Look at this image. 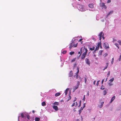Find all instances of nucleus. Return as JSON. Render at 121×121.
I'll return each mask as SVG.
<instances>
[{
  "label": "nucleus",
  "mask_w": 121,
  "mask_h": 121,
  "mask_svg": "<svg viewBox=\"0 0 121 121\" xmlns=\"http://www.w3.org/2000/svg\"><path fill=\"white\" fill-rule=\"evenodd\" d=\"M87 51L88 50L87 48H85V47H84V48L83 50V53L82 54L81 56V60H84V59L86 57V55Z\"/></svg>",
  "instance_id": "nucleus-1"
},
{
  "label": "nucleus",
  "mask_w": 121,
  "mask_h": 121,
  "mask_svg": "<svg viewBox=\"0 0 121 121\" xmlns=\"http://www.w3.org/2000/svg\"><path fill=\"white\" fill-rule=\"evenodd\" d=\"M104 34L102 32H101L98 35L99 37V40L101 41L102 37L103 39H104Z\"/></svg>",
  "instance_id": "nucleus-2"
},
{
  "label": "nucleus",
  "mask_w": 121,
  "mask_h": 121,
  "mask_svg": "<svg viewBox=\"0 0 121 121\" xmlns=\"http://www.w3.org/2000/svg\"><path fill=\"white\" fill-rule=\"evenodd\" d=\"M85 61L86 62V63L89 66H90L91 62L90 61L89 59L87 58H86L85 60Z\"/></svg>",
  "instance_id": "nucleus-3"
},
{
  "label": "nucleus",
  "mask_w": 121,
  "mask_h": 121,
  "mask_svg": "<svg viewBox=\"0 0 121 121\" xmlns=\"http://www.w3.org/2000/svg\"><path fill=\"white\" fill-rule=\"evenodd\" d=\"M104 47L106 49L109 48L108 44L107 43H104L103 44Z\"/></svg>",
  "instance_id": "nucleus-4"
},
{
  "label": "nucleus",
  "mask_w": 121,
  "mask_h": 121,
  "mask_svg": "<svg viewBox=\"0 0 121 121\" xmlns=\"http://www.w3.org/2000/svg\"><path fill=\"white\" fill-rule=\"evenodd\" d=\"M52 107L56 111H58L59 110L58 108L56 106H53Z\"/></svg>",
  "instance_id": "nucleus-5"
},
{
  "label": "nucleus",
  "mask_w": 121,
  "mask_h": 121,
  "mask_svg": "<svg viewBox=\"0 0 121 121\" xmlns=\"http://www.w3.org/2000/svg\"><path fill=\"white\" fill-rule=\"evenodd\" d=\"M88 6L90 8H93L94 7L93 4H89Z\"/></svg>",
  "instance_id": "nucleus-6"
},
{
  "label": "nucleus",
  "mask_w": 121,
  "mask_h": 121,
  "mask_svg": "<svg viewBox=\"0 0 121 121\" xmlns=\"http://www.w3.org/2000/svg\"><path fill=\"white\" fill-rule=\"evenodd\" d=\"M26 115V116L27 118L29 120L30 118V116H29V114H28L27 113L25 114Z\"/></svg>",
  "instance_id": "nucleus-7"
},
{
  "label": "nucleus",
  "mask_w": 121,
  "mask_h": 121,
  "mask_svg": "<svg viewBox=\"0 0 121 121\" xmlns=\"http://www.w3.org/2000/svg\"><path fill=\"white\" fill-rule=\"evenodd\" d=\"M115 96H113L111 98V101L110 103H112V102L115 99Z\"/></svg>",
  "instance_id": "nucleus-8"
},
{
  "label": "nucleus",
  "mask_w": 121,
  "mask_h": 121,
  "mask_svg": "<svg viewBox=\"0 0 121 121\" xmlns=\"http://www.w3.org/2000/svg\"><path fill=\"white\" fill-rule=\"evenodd\" d=\"M73 75V73L72 72V71H71L70 73H69V76L70 77H72Z\"/></svg>",
  "instance_id": "nucleus-9"
},
{
  "label": "nucleus",
  "mask_w": 121,
  "mask_h": 121,
  "mask_svg": "<svg viewBox=\"0 0 121 121\" xmlns=\"http://www.w3.org/2000/svg\"><path fill=\"white\" fill-rule=\"evenodd\" d=\"M69 90V88H67L65 91V95H66L67 94L68 91Z\"/></svg>",
  "instance_id": "nucleus-10"
},
{
  "label": "nucleus",
  "mask_w": 121,
  "mask_h": 121,
  "mask_svg": "<svg viewBox=\"0 0 121 121\" xmlns=\"http://www.w3.org/2000/svg\"><path fill=\"white\" fill-rule=\"evenodd\" d=\"M113 11L112 10H111L110 11V12L108 13L107 15V16L108 17L110 14H111L112 13Z\"/></svg>",
  "instance_id": "nucleus-11"
},
{
  "label": "nucleus",
  "mask_w": 121,
  "mask_h": 121,
  "mask_svg": "<svg viewBox=\"0 0 121 121\" xmlns=\"http://www.w3.org/2000/svg\"><path fill=\"white\" fill-rule=\"evenodd\" d=\"M79 86L78 85H77L76 86H74V87L75 88H74L73 89V91H74L76 89H77L78 87H79Z\"/></svg>",
  "instance_id": "nucleus-12"
},
{
  "label": "nucleus",
  "mask_w": 121,
  "mask_h": 121,
  "mask_svg": "<svg viewBox=\"0 0 121 121\" xmlns=\"http://www.w3.org/2000/svg\"><path fill=\"white\" fill-rule=\"evenodd\" d=\"M60 92H58L56 93L55 94V96L56 97H57L60 95Z\"/></svg>",
  "instance_id": "nucleus-13"
},
{
  "label": "nucleus",
  "mask_w": 121,
  "mask_h": 121,
  "mask_svg": "<svg viewBox=\"0 0 121 121\" xmlns=\"http://www.w3.org/2000/svg\"><path fill=\"white\" fill-rule=\"evenodd\" d=\"M70 93H71L70 91H69V96L68 97V99L67 100V101H69V100H70L71 99V96H70Z\"/></svg>",
  "instance_id": "nucleus-14"
},
{
  "label": "nucleus",
  "mask_w": 121,
  "mask_h": 121,
  "mask_svg": "<svg viewBox=\"0 0 121 121\" xmlns=\"http://www.w3.org/2000/svg\"><path fill=\"white\" fill-rule=\"evenodd\" d=\"M73 43H70V45L69 47V48L70 49H71V48L73 46Z\"/></svg>",
  "instance_id": "nucleus-15"
},
{
  "label": "nucleus",
  "mask_w": 121,
  "mask_h": 121,
  "mask_svg": "<svg viewBox=\"0 0 121 121\" xmlns=\"http://www.w3.org/2000/svg\"><path fill=\"white\" fill-rule=\"evenodd\" d=\"M101 41L99 42L98 43L97 45V46H98V47H99V46L100 45H101Z\"/></svg>",
  "instance_id": "nucleus-16"
},
{
  "label": "nucleus",
  "mask_w": 121,
  "mask_h": 121,
  "mask_svg": "<svg viewBox=\"0 0 121 121\" xmlns=\"http://www.w3.org/2000/svg\"><path fill=\"white\" fill-rule=\"evenodd\" d=\"M40 120V118L39 117H36L35 118V121H39Z\"/></svg>",
  "instance_id": "nucleus-17"
},
{
  "label": "nucleus",
  "mask_w": 121,
  "mask_h": 121,
  "mask_svg": "<svg viewBox=\"0 0 121 121\" xmlns=\"http://www.w3.org/2000/svg\"><path fill=\"white\" fill-rule=\"evenodd\" d=\"M76 60V58L73 59L71 61V63L75 61Z\"/></svg>",
  "instance_id": "nucleus-18"
},
{
  "label": "nucleus",
  "mask_w": 121,
  "mask_h": 121,
  "mask_svg": "<svg viewBox=\"0 0 121 121\" xmlns=\"http://www.w3.org/2000/svg\"><path fill=\"white\" fill-rule=\"evenodd\" d=\"M46 104L45 102L44 101L42 103V105L43 106H44Z\"/></svg>",
  "instance_id": "nucleus-19"
},
{
  "label": "nucleus",
  "mask_w": 121,
  "mask_h": 121,
  "mask_svg": "<svg viewBox=\"0 0 121 121\" xmlns=\"http://www.w3.org/2000/svg\"><path fill=\"white\" fill-rule=\"evenodd\" d=\"M82 48H81V49H80V52H78V54H80L81 53H82Z\"/></svg>",
  "instance_id": "nucleus-20"
},
{
  "label": "nucleus",
  "mask_w": 121,
  "mask_h": 121,
  "mask_svg": "<svg viewBox=\"0 0 121 121\" xmlns=\"http://www.w3.org/2000/svg\"><path fill=\"white\" fill-rule=\"evenodd\" d=\"M95 48V47H94L92 48H90V50L91 51H93L94 50Z\"/></svg>",
  "instance_id": "nucleus-21"
},
{
  "label": "nucleus",
  "mask_w": 121,
  "mask_h": 121,
  "mask_svg": "<svg viewBox=\"0 0 121 121\" xmlns=\"http://www.w3.org/2000/svg\"><path fill=\"white\" fill-rule=\"evenodd\" d=\"M114 80V78H111L109 80V81L111 82H113Z\"/></svg>",
  "instance_id": "nucleus-22"
},
{
  "label": "nucleus",
  "mask_w": 121,
  "mask_h": 121,
  "mask_svg": "<svg viewBox=\"0 0 121 121\" xmlns=\"http://www.w3.org/2000/svg\"><path fill=\"white\" fill-rule=\"evenodd\" d=\"M59 103L58 102H55L53 104L54 105H58Z\"/></svg>",
  "instance_id": "nucleus-23"
},
{
  "label": "nucleus",
  "mask_w": 121,
  "mask_h": 121,
  "mask_svg": "<svg viewBox=\"0 0 121 121\" xmlns=\"http://www.w3.org/2000/svg\"><path fill=\"white\" fill-rule=\"evenodd\" d=\"M67 52V51L66 50L62 52V53L63 54H65Z\"/></svg>",
  "instance_id": "nucleus-24"
},
{
  "label": "nucleus",
  "mask_w": 121,
  "mask_h": 121,
  "mask_svg": "<svg viewBox=\"0 0 121 121\" xmlns=\"http://www.w3.org/2000/svg\"><path fill=\"white\" fill-rule=\"evenodd\" d=\"M77 72L76 74H78V73L79 72V68L78 67L77 68Z\"/></svg>",
  "instance_id": "nucleus-25"
},
{
  "label": "nucleus",
  "mask_w": 121,
  "mask_h": 121,
  "mask_svg": "<svg viewBox=\"0 0 121 121\" xmlns=\"http://www.w3.org/2000/svg\"><path fill=\"white\" fill-rule=\"evenodd\" d=\"M74 53V52H70L69 53V54L70 55H72Z\"/></svg>",
  "instance_id": "nucleus-26"
},
{
  "label": "nucleus",
  "mask_w": 121,
  "mask_h": 121,
  "mask_svg": "<svg viewBox=\"0 0 121 121\" xmlns=\"http://www.w3.org/2000/svg\"><path fill=\"white\" fill-rule=\"evenodd\" d=\"M102 52H103V50H100L99 51V54L100 55H101L102 53Z\"/></svg>",
  "instance_id": "nucleus-27"
},
{
  "label": "nucleus",
  "mask_w": 121,
  "mask_h": 121,
  "mask_svg": "<svg viewBox=\"0 0 121 121\" xmlns=\"http://www.w3.org/2000/svg\"><path fill=\"white\" fill-rule=\"evenodd\" d=\"M108 85L109 86H111L113 85V84L111 82H110L108 83Z\"/></svg>",
  "instance_id": "nucleus-28"
},
{
  "label": "nucleus",
  "mask_w": 121,
  "mask_h": 121,
  "mask_svg": "<svg viewBox=\"0 0 121 121\" xmlns=\"http://www.w3.org/2000/svg\"><path fill=\"white\" fill-rule=\"evenodd\" d=\"M105 88V87L104 86H101V89H102V90H104V89Z\"/></svg>",
  "instance_id": "nucleus-29"
},
{
  "label": "nucleus",
  "mask_w": 121,
  "mask_h": 121,
  "mask_svg": "<svg viewBox=\"0 0 121 121\" xmlns=\"http://www.w3.org/2000/svg\"><path fill=\"white\" fill-rule=\"evenodd\" d=\"M107 92L106 91H103V94L104 95H106V94Z\"/></svg>",
  "instance_id": "nucleus-30"
},
{
  "label": "nucleus",
  "mask_w": 121,
  "mask_h": 121,
  "mask_svg": "<svg viewBox=\"0 0 121 121\" xmlns=\"http://www.w3.org/2000/svg\"><path fill=\"white\" fill-rule=\"evenodd\" d=\"M110 74V71H108V73L107 74V77H109V76Z\"/></svg>",
  "instance_id": "nucleus-31"
},
{
  "label": "nucleus",
  "mask_w": 121,
  "mask_h": 121,
  "mask_svg": "<svg viewBox=\"0 0 121 121\" xmlns=\"http://www.w3.org/2000/svg\"><path fill=\"white\" fill-rule=\"evenodd\" d=\"M21 115L22 118H23L24 117V114L23 113H22L21 114Z\"/></svg>",
  "instance_id": "nucleus-32"
},
{
  "label": "nucleus",
  "mask_w": 121,
  "mask_h": 121,
  "mask_svg": "<svg viewBox=\"0 0 121 121\" xmlns=\"http://www.w3.org/2000/svg\"><path fill=\"white\" fill-rule=\"evenodd\" d=\"M114 58H112V61H111V63L112 64L114 62Z\"/></svg>",
  "instance_id": "nucleus-33"
},
{
  "label": "nucleus",
  "mask_w": 121,
  "mask_h": 121,
  "mask_svg": "<svg viewBox=\"0 0 121 121\" xmlns=\"http://www.w3.org/2000/svg\"><path fill=\"white\" fill-rule=\"evenodd\" d=\"M81 53L78 55V58H79L81 56Z\"/></svg>",
  "instance_id": "nucleus-34"
},
{
  "label": "nucleus",
  "mask_w": 121,
  "mask_h": 121,
  "mask_svg": "<svg viewBox=\"0 0 121 121\" xmlns=\"http://www.w3.org/2000/svg\"><path fill=\"white\" fill-rule=\"evenodd\" d=\"M99 47H98L97 46L95 48V50H98L99 49Z\"/></svg>",
  "instance_id": "nucleus-35"
},
{
  "label": "nucleus",
  "mask_w": 121,
  "mask_h": 121,
  "mask_svg": "<svg viewBox=\"0 0 121 121\" xmlns=\"http://www.w3.org/2000/svg\"><path fill=\"white\" fill-rule=\"evenodd\" d=\"M76 79L78 78V74H76Z\"/></svg>",
  "instance_id": "nucleus-36"
},
{
  "label": "nucleus",
  "mask_w": 121,
  "mask_h": 121,
  "mask_svg": "<svg viewBox=\"0 0 121 121\" xmlns=\"http://www.w3.org/2000/svg\"><path fill=\"white\" fill-rule=\"evenodd\" d=\"M105 4L104 3H102V4L101 6L102 7H104V6L105 5Z\"/></svg>",
  "instance_id": "nucleus-37"
},
{
  "label": "nucleus",
  "mask_w": 121,
  "mask_h": 121,
  "mask_svg": "<svg viewBox=\"0 0 121 121\" xmlns=\"http://www.w3.org/2000/svg\"><path fill=\"white\" fill-rule=\"evenodd\" d=\"M87 78L86 77L84 78L85 82V83H86Z\"/></svg>",
  "instance_id": "nucleus-38"
},
{
  "label": "nucleus",
  "mask_w": 121,
  "mask_h": 121,
  "mask_svg": "<svg viewBox=\"0 0 121 121\" xmlns=\"http://www.w3.org/2000/svg\"><path fill=\"white\" fill-rule=\"evenodd\" d=\"M77 43L76 44L74 45L73 44V46L74 47H76L77 46Z\"/></svg>",
  "instance_id": "nucleus-39"
},
{
  "label": "nucleus",
  "mask_w": 121,
  "mask_h": 121,
  "mask_svg": "<svg viewBox=\"0 0 121 121\" xmlns=\"http://www.w3.org/2000/svg\"><path fill=\"white\" fill-rule=\"evenodd\" d=\"M118 42L119 43V44L120 45H121V41L120 40H119L118 41Z\"/></svg>",
  "instance_id": "nucleus-40"
},
{
  "label": "nucleus",
  "mask_w": 121,
  "mask_h": 121,
  "mask_svg": "<svg viewBox=\"0 0 121 121\" xmlns=\"http://www.w3.org/2000/svg\"><path fill=\"white\" fill-rule=\"evenodd\" d=\"M115 45H116L117 47L118 48V44L117 43H115Z\"/></svg>",
  "instance_id": "nucleus-41"
},
{
  "label": "nucleus",
  "mask_w": 121,
  "mask_h": 121,
  "mask_svg": "<svg viewBox=\"0 0 121 121\" xmlns=\"http://www.w3.org/2000/svg\"><path fill=\"white\" fill-rule=\"evenodd\" d=\"M79 84H80V82H79V81L77 83V85H78V86H79Z\"/></svg>",
  "instance_id": "nucleus-42"
},
{
  "label": "nucleus",
  "mask_w": 121,
  "mask_h": 121,
  "mask_svg": "<svg viewBox=\"0 0 121 121\" xmlns=\"http://www.w3.org/2000/svg\"><path fill=\"white\" fill-rule=\"evenodd\" d=\"M111 2V0H108L107 1V3H110Z\"/></svg>",
  "instance_id": "nucleus-43"
},
{
  "label": "nucleus",
  "mask_w": 121,
  "mask_h": 121,
  "mask_svg": "<svg viewBox=\"0 0 121 121\" xmlns=\"http://www.w3.org/2000/svg\"><path fill=\"white\" fill-rule=\"evenodd\" d=\"M108 63H106V67H107L108 66Z\"/></svg>",
  "instance_id": "nucleus-44"
},
{
  "label": "nucleus",
  "mask_w": 121,
  "mask_h": 121,
  "mask_svg": "<svg viewBox=\"0 0 121 121\" xmlns=\"http://www.w3.org/2000/svg\"><path fill=\"white\" fill-rule=\"evenodd\" d=\"M108 55V54H107V53H105L104 55V57H106V56H107Z\"/></svg>",
  "instance_id": "nucleus-45"
},
{
  "label": "nucleus",
  "mask_w": 121,
  "mask_h": 121,
  "mask_svg": "<svg viewBox=\"0 0 121 121\" xmlns=\"http://www.w3.org/2000/svg\"><path fill=\"white\" fill-rule=\"evenodd\" d=\"M103 104H104V102H102V103H101V107H100V108H101L103 106Z\"/></svg>",
  "instance_id": "nucleus-46"
},
{
  "label": "nucleus",
  "mask_w": 121,
  "mask_h": 121,
  "mask_svg": "<svg viewBox=\"0 0 121 121\" xmlns=\"http://www.w3.org/2000/svg\"><path fill=\"white\" fill-rule=\"evenodd\" d=\"M85 95H84V97L83 98V100L84 101H85Z\"/></svg>",
  "instance_id": "nucleus-47"
},
{
  "label": "nucleus",
  "mask_w": 121,
  "mask_h": 121,
  "mask_svg": "<svg viewBox=\"0 0 121 121\" xmlns=\"http://www.w3.org/2000/svg\"><path fill=\"white\" fill-rule=\"evenodd\" d=\"M81 101H80V104H79L78 106V107H79L81 106Z\"/></svg>",
  "instance_id": "nucleus-48"
},
{
  "label": "nucleus",
  "mask_w": 121,
  "mask_h": 121,
  "mask_svg": "<svg viewBox=\"0 0 121 121\" xmlns=\"http://www.w3.org/2000/svg\"><path fill=\"white\" fill-rule=\"evenodd\" d=\"M103 7V8L105 9H106L107 8V7L105 5L104 6V7Z\"/></svg>",
  "instance_id": "nucleus-49"
},
{
  "label": "nucleus",
  "mask_w": 121,
  "mask_h": 121,
  "mask_svg": "<svg viewBox=\"0 0 121 121\" xmlns=\"http://www.w3.org/2000/svg\"><path fill=\"white\" fill-rule=\"evenodd\" d=\"M75 102L74 103H73V104L71 106L73 107L75 105Z\"/></svg>",
  "instance_id": "nucleus-50"
},
{
  "label": "nucleus",
  "mask_w": 121,
  "mask_h": 121,
  "mask_svg": "<svg viewBox=\"0 0 121 121\" xmlns=\"http://www.w3.org/2000/svg\"><path fill=\"white\" fill-rule=\"evenodd\" d=\"M76 97H75L74 98V99L73 101V102H74L75 101H76Z\"/></svg>",
  "instance_id": "nucleus-51"
},
{
  "label": "nucleus",
  "mask_w": 121,
  "mask_h": 121,
  "mask_svg": "<svg viewBox=\"0 0 121 121\" xmlns=\"http://www.w3.org/2000/svg\"><path fill=\"white\" fill-rule=\"evenodd\" d=\"M82 112V111L81 110H79V114L80 115V113L81 112Z\"/></svg>",
  "instance_id": "nucleus-52"
},
{
  "label": "nucleus",
  "mask_w": 121,
  "mask_h": 121,
  "mask_svg": "<svg viewBox=\"0 0 121 121\" xmlns=\"http://www.w3.org/2000/svg\"><path fill=\"white\" fill-rule=\"evenodd\" d=\"M85 103H84L83 104V108H85Z\"/></svg>",
  "instance_id": "nucleus-53"
},
{
  "label": "nucleus",
  "mask_w": 121,
  "mask_h": 121,
  "mask_svg": "<svg viewBox=\"0 0 121 121\" xmlns=\"http://www.w3.org/2000/svg\"><path fill=\"white\" fill-rule=\"evenodd\" d=\"M76 103V105H75V106H76L78 105V103H77V102H75Z\"/></svg>",
  "instance_id": "nucleus-54"
},
{
  "label": "nucleus",
  "mask_w": 121,
  "mask_h": 121,
  "mask_svg": "<svg viewBox=\"0 0 121 121\" xmlns=\"http://www.w3.org/2000/svg\"><path fill=\"white\" fill-rule=\"evenodd\" d=\"M82 40V39H80L79 40V42H80Z\"/></svg>",
  "instance_id": "nucleus-55"
},
{
  "label": "nucleus",
  "mask_w": 121,
  "mask_h": 121,
  "mask_svg": "<svg viewBox=\"0 0 121 121\" xmlns=\"http://www.w3.org/2000/svg\"><path fill=\"white\" fill-rule=\"evenodd\" d=\"M83 108H82V107H81V108H80V110H81V111L83 109Z\"/></svg>",
  "instance_id": "nucleus-56"
},
{
  "label": "nucleus",
  "mask_w": 121,
  "mask_h": 121,
  "mask_svg": "<svg viewBox=\"0 0 121 121\" xmlns=\"http://www.w3.org/2000/svg\"><path fill=\"white\" fill-rule=\"evenodd\" d=\"M107 68V67H105L103 69V70H104L105 69H106Z\"/></svg>",
  "instance_id": "nucleus-57"
},
{
  "label": "nucleus",
  "mask_w": 121,
  "mask_h": 121,
  "mask_svg": "<svg viewBox=\"0 0 121 121\" xmlns=\"http://www.w3.org/2000/svg\"><path fill=\"white\" fill-rule=\"evenodd\" d=\"M104 79H103V80L102 81V82H101V83H102V84H103V82H104Z\"/></svg>",
  "instance_id": "nucleus-58"
},
{
  "label": "nucleus",
  "mask_w": 121,
  "mask_h": 121,
  "mask_svg": "<svg viewBox=\"0 0 121 121\" xmlns=\"http://www.w3.org/2000/svg\"><path fill=\"white\" fill-rule=\"evenodd\" d=\"M92 40H95V39L94 38V37H93V38H92Z\"/></svg>",
  "instance_id": "nucleus-59"
},
{
  "label": "nucleus",
  "mask_w": 121,
  "mask_h": 121,
  "mask_svg": "<svg viewBox=\"0 0 121 121\" xmlns=\"http://www.w3.org/2000/svg\"><path fill=\"white\" fill-rule=\"evenodd\" d=\"M99 85V82H97V83L96 84V85L97 86H98Z\"/></svg>",
  "instance_id": "nucleus-60"
},
{
  "label": "nucleus",
  "mask_w": 121,
  "mask_h": 121,
  "mask_svg": "<svg viewBox=\"0 0 121 121\" xmlns=\"http://www.w3.org/2000/svg\"><path fill=\"white\" fill-rule=\"evenodd\" d=\"M95 82H96V81H94V82H93V84L94 85H95Z\"/></svg>",
  "instance_id": "nucleus-61"
},
{
  "label": "nucleus",
  "mask_w": 121,
  "mask_h": 121,
  "mask_svg": "<svg viewBox=\"0 0 121 121\" xmlns=\"http://www.w3.org/2000/svg\"><path fill=\"white\" fill-rule=\"evenodd\" d=\"M32 112L33 113H35V111L34 110H33L32 111Z\"/></svg>",
  "instance_id": "nucleus-62"
},
{
  "label": "nucleus",
  "mask_w": 121,
  "mask_h": 121,
  "mask_svg": "<svg viewBox=\"0 0 121 121\" xmlns=\"http://www.w3.org/2000/svg\"><path fill=\"white\" fill-rule=\"evenodd\" d=\"M77 65V64L76 63H75L74 64V66H75L76 65Z\"/></svg>",
  "instance_id": "nucleus-63"
},
{
  "label": "nucleus",
  "mask_w": 121,
  "mask_h": 121,
  "mask_svg": "<svg viewBox=\"0 0 121 121\" xmlns=\"http://www.w3.org/2000/svg\"><path fill=\"white\" fill-rule=\"evenodd\" d=\"M107 78H106V79L105 80V82H106V81H107Z\"/></svg>",
  "instance_id": "nucleus-64"
}]
</instances>
